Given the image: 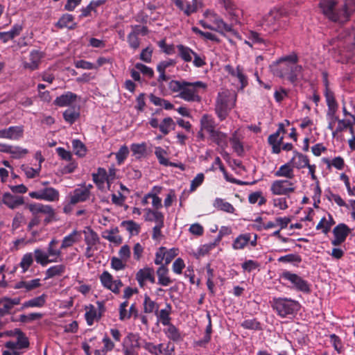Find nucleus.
Wrapping results in <instances>:
<instances>
[{"label":"nucleus","mask_w":355,"mask_h":355,"mask_svg":"<svg viewBox=\"0 0 355 355\" xmlns=\"http://www.w3.org/2000/svg\"><path fill=\"white\" fill-rule=\"evenodd\" d=\"M293 153L294 156L290 161L293 168L295 167L297 169H302L307 167V166L310 164L309 159L306 155H304L296 150H295Z\"/></svg>","instance_id":"nucleus-26"},{"label":"nucleus","mask_w":355,"mask_h":355,"mask_svg":"<svg viewBox=\"0 0 355 355\" xmlns=\"http://www.w3.org/2000/svg\"><path fill=\"white\" fill-rule=\"evenodd\" d=\"M178 55L186 62H189L192 60L194 51L189 47L183 44L177 45Z\"/></svg>","instance_id":"nucleus-39"},{"label":"nucleus","mask_w":355,"mask_h":355,"mask_svg":"<svg viewBox=\"0 0 355 355\" xmlns=\"http://www.w3.org/2000/svg\"><path fill=\"white\" fill-rule=\"evenodd\" d=\"M250 241V233H245L239 234L233 241L232 248L234 250L244 249Z\"/></svg>","instance_id":"nucleus-34"},{"label":"nucleus","mask_w":355,"mask_h":355,"mask_svg":"<svg viewBox=\"0 0 355 355\" xmlns=\"http://www.w3.org/2000/svg\"><path fill=\"white\" fill-rule=\"evenodd\" d=\"M168 328L165 330V334L166 336L173 340V341H178L181 339V335L179 332V330L173 325V324H167Z\"/></svg>","instance_id":"nucleus-51"},{"label":"nucleus","mask_w":355,"mask_h":355,"mask_svg":"<svg viewBox=\"0 0 355 355\" xmlns=\"http://www.w3.org/2000/svg\"><path fill=\"white\" fill-rule=\"evenodd\" d=\"M205 180V175L202 173L197 174V175L191 180L190 186V191L193 192L200 187Z\"/></svg>","instance_id":"nucleus-63"},{"label":"nucleus","mask_w":355,"mask_h":355,"mask_svg":"<svg viewBox=\"0 0 355 355\" xmlns=\"http://www.w3.org/2000/svg\"><path fill=\"white\" fill-rule=\"evenodd\" d=\"M2 202L11 209H17L24 204V200L22 196H13L10 193H5L3 195Z\"/></svg>","instance_id":"nucleus-17"},{"label":"nucleus","mask_w":355,"mask_h":355,"mask_svg":"<svg viewBox=\"0 0 355 355\" xmlns=\"http://www.w3.org/2000/svg\"><path fill=\"white\" fill-rule=\"evenodd\" d=\"M42 58V54L40 51L37 50L31 51L29 54V61H22L23 68L30 71L37 69L39 67Z\"/></svg>","instance_id":"nucleus-16"},{"label":"nucleus","mask_w":355,"mask_h":355,"mask_svg":"<svg viewBox=\"0 0 355 355\" xmlns=\"http://www.w3.org/2000/svg\"><path fill=\"white\" fill-rule=\"evenodd\" d=\"M329 220H327L323 217L316 226L317 230H322V232L327 234L330 230L331 226L334 224V221L331 216H329Z\"/></svg>","instance_id":"nucleus-55"},{"label":"nucleus","mask_w":355,"mask_h":355,"mask_svg":"<svg viewBox=\"0 0 355 355\" xmlns=\"http://www.w3.org/2000/svg\"><path fill=\"white\" fill-rule=\"evenodd\" d=\"M81 238V232L74 230L71 234L64 236L62 241L61 249H66L71 247L74 243L78 242Z\"/></svg>","instance_id":"nucleus-28"},{"label":"nucleus","mask_w":355,"mask_h":355,"mask_svg":"<svg viewBox=\"0 0 355 355\" xmlns=\"http://www.w3.org/2000/svg\"><path fill=\"white\" fill-rule=\"evenodd\" d=\"M171 313V306L170 304H166L165 309H161L159 311L155 313V315L160 322L166 326L171 324V318L170 314Z\"/></svg>","instance_id":"nucleus-35"},{"label":"nucleus","mask_w":355,"mask_h":355,"mask_svg":"<svg viewBox=\"0 0 355 355\" xmlns=\"http://www.w3.org/2000/svg\"><path fill=\"white\" fill-rule=\"evenodd\" d=\"M22 31V26L19 24H15L10 31L6 32H0V40L3 43L12 40L18 36Z\"/></svg>","instance_id":"nucleus-31"},{"label":"nucleus","mask_w":355,"mask_h":355,"mask_svg":"<svg viewBox=\"0 0 355 355\" xmlns=\"http://www.w3.org/2000/svg\"><path fill=\"white\" fill-rule=\"evenodd\" d=\"M85 234V241L87 245L94 246L99 241L98 234L89 227H87L83 231Z\"/></svg>","instance_id":"nucleus-38"},{"label":"nucleus","mask_w":355,"mask_h":355,"mask_svg":"<svg viewBox=\"0 0 355 355\" xmlns=\"http://www.w3.org/2000/svg\"><path fill=\"white\" fill-rule=\"evenodd\" d=\"M28 209L33 215L38 216L39 214H43L48 216H53L54 210L51 205H43L41 203L30 204Z\"/></svg>","instance_id":"nucleus-18"},{"label":"nucleus","mask_w":355,"mask_h":355,"mask_svg":"<svg viewBox=\"0 0 355 355\" xmlns=\"http://www.w3.org/2000/svg\"><path fill=\"white\" fill-rule=\"evenodd\" d=\"M138 335L130 333L125 337L123 343L137 351L141 347Z\"/></svg>","instance_id":"nucleus-48"},{"label":"nucleus","mask_w":355,"mask_h":355,"mask_svg":"<svg viewBox=\"0 0 355 355\" xmlns=\"http://www.w3.org/2000/svg\"><path fill=\"white\" fill-rule=\"evenodd\" d=\"M286 17L279 10H271L265 17V26L269 28L268 31H277L286 25Z\"/></svg>","instance_id":"nucleus-7"},{"label":"nucleus","mask_w":355,"mask_h":355,"mask_svg":"<svg viewBox=\"0 0 355 355\" xmlns=\"http://www.w3.org/2000/svg\"><path fill=\"white\" fill-rule=\"evenodd\" d=\"M33 254L36 263L42 266H46L50 263L56 262L55 259H51L47 252L40 248H35Z\"/></svg>","instance_id":"nucleus-23"},{"label":"nucleus","mask_w":355,"mask_h":355,"mask_svg":"<svg viewBox=\"0 0 355 355\" xmlns=\"http://www.w3.org/2000/svg\"><path fill=\"white\" fill-rule=\"evenodd\" d=\"M21 169L28 178H33L39 175L41 171V165H39L37 168H33L28 165L23 164L21 166Z\"/></svg>","instance_id":"nucleus-57"},{"label":"nucleus","mask_w":355,"mask_h":355,"mask_svg":"<svg viewBox=\"0 0 355 355\" xmlns=\"http://www.w3.org/2000/svg\"><path fill=\"white\" fill-rule=\"evenodd\" d=\"M156 273L157 275L158 284L163 286H168L173 282V280L168 276V269L165 265L160 266L157 268Z\"/></svg>","instance_id":"nucleus-24"},{"label":"nucleus","mask_w":355,"mask_h":355,"mask_svg":"<svg viewBox=\"0 0 355 355\" xmlns=\"http://www.w3.org/2000/svg\"><path fill=\"white\" fill-rule=\"evenodd\" d=\"M56 26L60 28H67L69 29H74L76 27V23L73 21V17L70 14L63 15Z\"/></svg>","instance_id":"nucleus-37"},{"label":"nucleus","mask_w":355,"mask_h":355,"mask_svg":"<svg viewBox=\"0 0 355 355\" xmlns=\"http://www.w3.org/2000/svg\"><path fill=\"white\" fill-rule=\"evenodd\" d=\"M225 71L232 77L236 78L241 85V89L245 87L248 84L247 76L244 73L243 68L238 65L236 68L230 65L225 66Z\"/></svg>","instance_id":"nucleus-15"},{"label":"nucleus","mask_w":355,"mask_h":355,"mask_svg":"<svg viewBox=\"0 0 355 355\" xmlns=\"http://www.w3.org/2000/svg\"><path fill=\"white\" fill-rule=\"evenodd\" d=\"M294 184L289 180H277L272 183L270 191L274 195H288L295 191Z\"/></svg>","instance_id":"nucleus-9"},{"label":"nucleus","mask_w":355,"mask_h":355,"mask_svg":"<svg viewBox=\"0 0 355 355\" xmlns=\"http://www.w3.org/2000/svg\"><path fill=\"white\" fill-rule=\"evenodd\" d=\"M129 153L130 151L127 146L123 145L120 147L118 152L115 153L116 162L119 165L123 163L125 159L128 157Z\"/></svg>","instance_id":"nucleus-58"},{"label":"nucleus","mask_w":355,"mask_h":355,"mask_svg":"<svg viewBox=\"0 0 355 355\" xmlns=\"http://www.w3.org/2000/svg\"><path fill=\"white\" fill-rule=\"evenodd\" d=\"M118 233L119 228L115 227L110 230H105L103 232L102 236L111 243H113L116 245H119L122 243V237L119 235Z\"/></svg>","instance_id":"nucleus-29"},{"label":"nucleus","mask_w":355,"mask_h":355,"mask_svg":"<svg viewBox=\"0 0 355 355\" xmlns=\"http://www.w3.org/2000/svg\"><path fill=\"white\" fill-rule=\"evenodd\" d=\"M144 211V218L146 221L155 222L156 225L164 223V216L161 211L150 208L145 209Z\"/></svg>","instance_id":"nucleus-27"},{"label":"nucleus","mask_w":355,"mask_h":355,"mask_svg":"<svg viewBox=\"0 0 355 355\" xmlns=\"http://www.w3.org/2000/svg\"><path fill=\"white\" fill-rule=\"evenodd\" d=\"M277 261L282 263H300L302 259L300 255L297 254H288L282 256L278 258Z\"/></svg>","instance_id":"nucleus-61"},{"label":"nucleus","mask_w":355,"mask_h":355,"mask_svg":"<svg viewBox=\"0 0 355 355\" xmlns=\"http://www.w3.org/2000/svg\"><path fill=\"white\" fill-rule=\"evenodd\" d=\"M28 153V150L26 148H23L18 146H11L10 151L9 153V154H10L11 155V157L13 159H20L24 157Z\"/></svg>","instance_id":"nucleus-56"},{"label":"nucleus","mask_w":355,"mask_h":355,"mask_svg":"<svg viewBox=\"0 0 355 355\" xmlns=\"http://www.w3.org/2000/svg\"><path fill=\"white\" fill-rule=\"evenodd\" d=\"M72 147L74 153L78 157H84L86 154V147L84 144L78 139L72 141Z\"/></svg>","instance_id":"nucleus-53"},{"label":"nucleus","mask_w":355,"mask_h":355,"mask_svg":"<svg viewBox=\"0 0 355 355\" xmlns=\"http://www.w3.org/2000/svg\"><path fill=\"white\" fill-rule=\"evenodd\" d=\"M102 285L115 294H119L123 283L120 279H113L112 275L107 271H104L100 276Z\"/></svg>","instance_id":"nucleus-10"},{"label":"nucleus","mask_w":355,"mask_h":355,"mask_svg":"<svg viewBox=\"0 0 355 355\" xmlns=\"http://www.w3.org/2000/svg\"><path fill=\"white\" fill-rule=\"evenodd\" d=\"M34 257L32 252H28L23 255L19 266L22 269V272H26L30 266L33 263Z\"/></svg>","instance_id":"nucleus-47"},{"label":"nucleus","mask_w":355,"mask_h":355,"mask_svg":"<svg viewBox=\"0 0 355 355\" xmlns=\"http://www.w3.org/2000/svg\"><path fill=\"white\" fill-rule=\"evenodd\" d=\"M175 123L171 117H166L163 119L159 125V129L164 135L169 133L171 129H174Z\"/></svg>","instance_id":"nucleus-50"},{"label":"nucleus","mask_w":355,"mask_h":355,"mask_svg":"<svg viewBox=\"0 0 355 355\" xmlns=\"http://www.w3.org/2000/svg\"><path fill=\"white\" fill-rule=\"evenodd\" d=\"M29 342L27 337H22L20 340L8 341L5 344V347L11 350L13 355H20L21 350L27 348Z\"/></svg>","instance_id":"nucleus-19"},{"label":"nucleus","mask_w":355,"mask_h":355,"mask_svg":"<svg viewBox=\"0 0 355 355\" xmlns=\"http://www.w3.org/2000/svg\"><path fill=\"white\" fill-rule=\"evenodd\" d=\"M77 98L78 96L76 94L71 92H67L58 96L54 101V104L59 107L69 106L76 101Z\"/></svg>","instance_id":"nucleus-21"},{"label":"nucleus","mask_w":355,"mask_h":355,"mask_svg":"<svg viewBox=\"0 0 355 355\" xmlns=\"http://www.w3.org/2000/svg\"><path fill=\"white\" fill-rule=\"evenodd\" d=\"M181 93L177 96L187 102H200V92L207 88L206 83L202 81L188 82L185 81Z\"/></svg>","instance_id":"nucleus-4"},{"label":"nucleus","mask_w":355,"mask_h":355,"mask_svg":"<svg viewBox=\"0 0 355 355\" xmlns=\"http://www.w3.org/2000/svg\"><path fill=\"white\" fill-rule=\"evenodd\" d=\"M272 307L279 316L285 318L295 314L300 310V304L289 298H273Z\"/></svg>","instance_id":"nucleus-5"},{"label":"nucleus","mask_w":355,"mask_h":355,"mask_svg":"<svg viewBox=\"0 0 355 355\" xmlns=\"http://www.w3.org/2000/svg\"><path fill=\"white\" fill-rule=\"evenodd\" d=\"M349 233L350 229L345 224L338 225L333 230L334 239L331 241V244L335 246L340 245L345 241Z\"/></svg>","instance_id":"nucleus-13"},{"label":"nucleus","mask_w":355,"mask_h":355,"mask_svg":"<svg viewBox=\"0 0 355 355\" xmlns=\"http://www.w3.org/2000/svg\"><path fill=\"white\" fill-rule=\"evenodd\" d=\"M41 286L40 279H34L30 281H20L15 284L17 289H24L26 291H30Z\"/></svg>","instance_id":"nucleus-36"},{"label":"nucleus","mask_w":355,"mask_h":355,"mask_svg":"<svg viewBox=\"0 0 355 355\" xmlns=\"http://www.w3.org/2000/svg\"><path fill=\"white\" fill-rule=\"evenodd\" d=\"M66 267L63 264L55 265L46 270L45 279L62 275L65 272Z\"/></svg>","instance_id":"nucleus-42"},{"label":"nucleus","mask_w":355,"mask_h":355,"mask_svg":"<svg viewBox=\"0 0 355 355\" xmlns=\"http://www.w3.org/2000/svg\"><path fill=\"white\" fill-rule=\"evenodd\" d=\"M80 117V112L73 108H69L63 112V118L66 122L73 124Z\"/></svg>","instance_id":"nucleus-49"},{"label":"nucleus","mask_w":355,"mask_h":355,"mask_svg":"<svg viewBox=\"0 0 355 355\" xmlns=\"http://www.w3.org/2000/svg\"><path fill=\"white\" fill-rule=\"evenodd\" d=\"M279 277L281 279L290 282L291 288L304 293H309L311 291L310 284L308 282L297 274L284 270L280 274Z\"/></svg>","instance_id":"nucleus-6"},{"label":"nucleus","mask_w":355,"mask_h":355,"mask_svg":"<svg viewBox=\"0 0 355 355\" xmlns=\"http://www.w3.org/2000/svg\"><path fill=\"white\" fill-rule=\"evenodd\" d=\"M90 192L87 188H78L73 191V194L70 196L69 203L76 205L80 202L87 200L89 197Z\"/></svg>","instance_id":"nucleus-20"},{"label":"nucleus","mask_w":355,"mask_h":355,"mask_svg":"<svg viewBox=\"0 0 355 355\" xmlns=\"http://www.w3.org/2000/svg\"><path fill=\"white\" fill-rule=\"evenodd\" d=\"M132 31L128 35V42L130 46L133 49H137L139 47V40L138 35H139V26L131 25Z\"/></svg>","instance_id":"nucleus-32"},{"label":"nucleus","mask_w":355,"mask_h":355,"mask_svg":"<svg viewBox=\"0 0 355 355\" xmlns=\"http://www.w3.org/2000/svg\"><path fill=\"white\" fill-rule=\"evenodd\" d=\"M24 132L23 125L10 126L8 128L0 129V139L17 141L23 137Z\"/></svg>","instance_id":"nucleus-11"},{"label":"nucleus","mask_w":355,"mask_h":355,"mask_svg":"<svg viewBox=\"0 0 355 355\" xmlns=\"http://www.w3.org/2000/svg\"><path fill=\"white\" fill-rule=\"evenodd\" d=\"M20 303L19 298L3 297L0 299V318L10 313L12 309ZM3 326V322L0 320V329Z\"/></svg>","instance_id":"nucleus-12"},{"label":"nucleus","mask_w":355,"mask_h":355,"mask_svg":"<svg viewBox=\"0 0 355 355\" xmlns=\"http://www.w3.org/2000/svg\"><path fill=\"white\" fill-rule=\"evenodd\" d=\"M59 241L55 239H53L48 244L47 247V254L49 256L51 259H55L56 262L61 259L62 257V251L61 248H58L57 245L58 244Z\"/></svg>","instance_id":"nucleus-33"},{"label":"nucleus","mask_w":355,"mask_h":355,"mask_svg":"<svg viewBox=\"0 0 355 355\" xmlns=\"http://www.w3.org/2000/svg\"><path fill=\"white\" fill-rule=\"evenodd\" d=\"M320 8L323 15L332 21L343 23L349 19L347 3H338L336 0H321Z\"/></svg>","instance_id":"nucleus-2"},{"label":"nucleus","mask_w":355,"mask_h":355,"mask_svg":"<svg viewBox=\"0 0 355 355\" xmlns=\"http://www.w3.org/2000/svg\"><path fill=\"white\" fill-rule=\"evenodd\" d=\"M236 101V95L229 90L218 92L215 103V112L220 121H224L227 117L235 106Z\"/></svg>","instance_id":"nucleus-3"},{"label":"nucleus","mask_w":355,"mask_h":355,"mask_svg":"<svg viewBox=\"0 0 355 355\" xmlns=\"http://www.w3.org/2000/svg\"><path fill=\"white\" fill-rule=\"evenodd\" d=\"M241 325L245 329L259 330L261 329L260 322L256 319L245 320Z\"/></svg>","instance_id":"nucleus-60"},{"label":"nucleus","mask_w":355,"mask_h":355,"mask_svg":"<svg viewBox=\"0 0 355 355\" xmlns=\"http://www.w3.org/2000/svg\"><path fill=\"white\" fill-rule=\"evenodd\" d=\"M121 226L123 227L131 235H137L140 232V225L133 220H125L121 222Z\"/></svg>","instance_id":"nucleus-46"},{"label":"nucleus","mask_w":355,"mask_h":355,"mask_svg":"<svg viewBox=\"0 0 355 355\" xmlns=\"http://www.w3.org/2000/svg\"><path fill=\"white\" fill-rule=\"evenodd\" d=\"M136 279L140 287H144L147 281L154 284L155 282L154 269L149 267L139 269L136 273Z\"/></svg>","instance_id":"nucleus-14"},{"label":"nucleus","mask_w":355,"mask_h":355,"mask_svg":"<svg viewBox=\"0 0 355 355\" xmlns=\"http://www.w3.org/2000/svg\"><path fill=\"white\" fill-rule=\"evenodd\" d=\"M46 295L43 294L40 296L31 299L25 302L23 304V307H42L46 302Z\"/></svg>","instance_id":"nucleus-43"},{"label":"nucleus","mask_w":355,"mask_h":355,"mask_svg":"<svg viewBox=\"0 0 355 355\" xmlns=\"http://www.w3.org/2000/svg\"><path fill=\"white\" fill-rule=\"evenodd\" d=\"M92 178L93 181L99 187L103 186L105 181L109 182L107 171L103 168H98L97 173H94Z\"/></svg>","instance_id":"nucleus-41"},{"label":"nucleus","mask_w":355,"mask_h":355,"mask_svg":"<svg viewBox=\"0 0 355 355\" xmlns=\"http://www.w3.org/2000/svg\"><path fill=\"white\" fill-rule=\"evenodd\" d=\"M216 123L214 118L208 114H204L200 119L201 130L207 132L209 136L214 133L216 130Z\"/></svg>","instance_id":"nucleus-22"},{"label":"nucleus","mask_w":355,"mask_h":355,"mask_svg":"<svg viewBox=\"0 0 355 355\" xmlns=\"http://www.w3.org/2000/svg\"><path fill=\"white\" fill-rule=\"evenodd\" d=\"M276 177H283L288 180L293 179L295 177L294 169L291 163L289 162L281 166L277 171L275 172Z\"/></svg>","instance_id":"nucleus-30"},{"label":"nucleus","mask_w":355,"mask_h":355,"mask_svg":"<svg viewBox=\"0 0 355 355\" xmlns=\"http://www.w3.org/2000/svg\"><path fill=\"white\" fill-rule=\"evenodd\" d=\"M135 68L142 73L144 76L152 78L154 75V71L152 68L147 67L146 65L142 63H137L135 64Z\"/></svg>","instance_id":"nucleus-64"},{"label":"nucleus","mask_w":355,"mask_h":355,"mask_svg":"<svg viewBox=\"0 0 355 355\" xmlns=\"http://www.w3.org/2000/svg\"><path fill=\"white\" fill-rule=\"evenodd\" d=\"M298 58L295 53H291L279 58L269 67L270 72L279 78L286 79L291 84L295 85L301 80L302 67L297 64Z\"/></svg>","instance_id":"nucleus-1"},{"label":"nucleus","mask_w":355,"mask_h":355,"mask_svg":"<svg viewBox=\"0 0 355 355\" xmlns=\"http://www.w3.org/2000/svg\"><path fill=\"white\" fill-rule=\"evenodd\" d=\"M85 320L88 325H92L94 320L101 317V314L97 315V311L93 305H90L88 311L85 314Z\"/></svg>","instance_id":"nucleus-59"},{"label":"nucleus","mask_w":355,"mask_h":355,"mask_svg":"<svg viewBox=\"0 0 355 355\" xmlns=\"http://www.w3.org/2000/svg\"><path fill=\"white\" fill-rule=\"evenodd\" d=\"M210 139L215 143L222 150L228 146L227 135L220 130H216L209 136Z\"/></svg>","instance_id":"nucleus-25"},{"label":"nucleus","mask_w":355,"mask_h":355,"mask_svg":"<svg viewBox=\"0 0 355 355\" xmlns=\"http://www.w3.org/2000/svg\"><path fill=\"white\" fill-rule=\"evenodd\" d=\"M130 150L132 155L137 158L140 159L145 156L146 153V144L143 142L141 144H132L130 146Z\"/></svg>","instance_id":"nucleus-44"},{"label":"nucleus","mask_w":355,"mask_h":355,"mask_svg":"<svg viewBox=\"0 0 355 355\" xmlns=\"http://www.w3.org/2000/svg\"><path fill=\"white\" fill-rule=\"evenodd\" d=\"M29 196L39 200L55 202L59 200V191L53 187H45L29 193Z\"/></svg>","instance_id":"nucleus-8"},{"label":"nucleus","mask_w":355,"mask_h":355,"mask_svg":"<svg viewBox=\"0 0 355 355\" xmlns=\"http://www.w3.org/2000/svg\"><path fill=\"white\" fill-rule=\"evenodd\" d=\"M230 141L232 144L234 152L236 153L238 155H241L244 152L243 146L239 138L237 137L236 132L232 135Z\"/></svg>","instance_id":"nucleus-52"},{"label":"nucleus","mask_w":355,"mask_h":355,"mask_svg":"<svg viewBox=\"0 0 355 355\" xmlns=\"http://www.w3.org/2000/svg\"><path fill=\"white\" fill-rule=\"evenodd\" d=\"M143 305H144V311L146 313H153V311H155L156 313V312H157V311L159 309V305L155 302L152 300L150 299V297L147 295H144V300Z\"/></svg>","instance_id":"nucleus-45"},{"label":"nucleus","mask_w":355,"mask_h":355,"mask_svg":"<svg viewBox=\"0 0 355 355\" xmlns=\"http://www.w3.org/2000/svg\"><path fill=\"white\" fill-rule=\"evenodd\" d=\"M249 202L251 204H255L258 202L259 205H262L266 203V200L261 196V191H257L252 193L248 197Z\"/></svg>","instance_id":"nucleus-62"},{"label":"nucleus","mask_w":355,"mask_h":355,"mask_svg":"<svg viewBox=\"0 0 355 355\" xmlns=\"http://www.w3.org/2000/svg\"><path fill=\"white\" fill-rule=\"evenodd\" d=\"M214 207L218 210L232 214L235 211L234 207L228 202H225L223 199L217 198L215 199Z\"/></svg>","instance_id":"nucleus-40"},{"label":"nucleus","mask_w":355,"mask_h":355,"mask_svg":"<svg viewBox=\"0 0 355 355\" xmlns=\"http://www.w3.org/2000/svg\"><path fill=\"white\" fill-rule=\"evenodd\" d=\"M155 155L157 158L159 163L163 166H168L169 164L168 159L166 157L167 153L162 148L158 146L155 148Z\"/></svg>","instance_id":"nucleus-54"}]
</instances>
